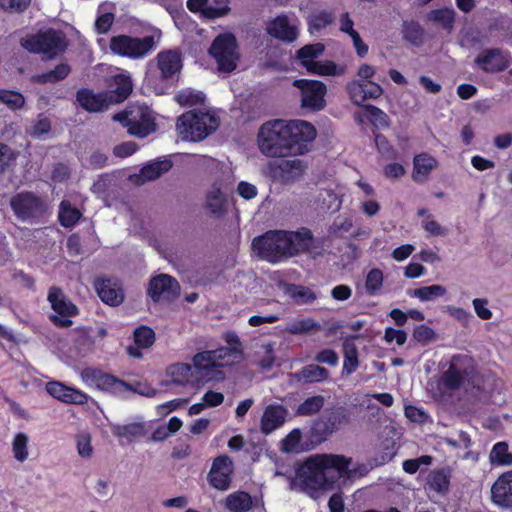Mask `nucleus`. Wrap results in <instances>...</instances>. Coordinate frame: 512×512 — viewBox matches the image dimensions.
Listing matches in <instances>:
<instances>
[{"label":"nucleus","mask_w":512,"mask_h":512,"mask_svg":"<svg viewBox=\"0 0 512 512\" xmlns=\"http://www.w3.org/2000/svg\"><path fill=\"white\" fill-rule=\"evenodd\" d=\"M81 217V213L76 208L71 207L68 201H62L59 209V220L62 226L72 227Z\"/></svg>","instance_id":"nucleus-48"},{"label":"nucleus","mask_w":512,"mask_h":512,"mask_svg":"<svg viewBox=\"0 0 512 512\" xmlns=\"http://www.w3.org/2000/svg\"><path fill=\"white\" fill-rule=\"evenodd\" d=\"M76 98L79 105L88 112H102L113 104L107 91L94 93L89 89H80Z\"/></svg>","instance_id":"nucleus-22"},{"label":"nucleus","mask_w":512,"mask_h":512,"mask_svg":"<svg viewBox=\"0 0 512 512\" xmlns=\"http://www.w3.org/2000/svg\"><path fill=\"white\" fill-rule=\"evenodd\" d=\"M255 356L261 368H271L275 361L274 344L271 342L261 344L256 350Z\"/></svg>","instance_id":"nucleus-47"},{"label":"nucleus","mask_w":512,"mask_h":512,"mask_svg":"<svg viewBox=\"0 0 512 512\" xmlns=\"http://www.w3.org/2000/svg\"><path fill=\"white\" fill-rule=\"evenodd\" d=\"M219 126V118L208 111L190 110L181 115L176 130L183 141H201Z\"/></svg>","instance_id":"nucleus-6"},{"label":"nucleus","mask_w":512,"mask_h":512,"mask_svg":"<svg viewBox=\"0 0 512 512\" xmlns=\"http://www.w3.org/2000/svg\"><path fill=\"white\" fill-rule=\"evenodd\" d=\"M187 8L191 12H201L207 18L221 17L229 10L228 0H188Z\"/></svg>","instance_id":"nucleus-24"},{"label":"nucleus","mask_w":512,"mask_h":512,"mask_svg":"<svg viewBox=\"0 0 512 512\" xmlns=\"http://www.w3.org/2000/svg\"><path fill=\"white\" fill-rule=\"evenodd\" d=\"M384 282L383 272L378 268L371 269L365 279V290L369 296H376L381 293Z\"/></svg>","instance_id":"nucleus-44"},{"label":"nucleus","mask_w":512,"mask_h":512,"mask_svg":"<svg viewBox=\"0 0 512 512\" xmlns=\"http://www.w3.org/2000/svg\"><path fill=\"white\" fill-rule=\"evenodd\" d=\"M475 65L486 73H498L506 70L512 63L508 51L500 48H486L474 59Z\"/></svg>","instance_id":"nucleus-17"},{"label":"nucleus","mask_w":512,"mask_h":512,"mask_svg":"<svg viewBox=\"0 0 512 512\" xmlns=\"http://www.w3.org/2000/svg\"><path fill=\"white\" fill-rule=\"evenodd\" d=\"M266 32L282 42L292 43L299 35V21L295 16L280 14L266 23Z\"/></svg>","instance_id":"nucleus-16"},{"label":"nucleus","mask_w":512,"mask_h":512,"mask_svg":"<svg viewBox=\"0 0 512 512\" xmlns=\"http://www.w3.org/2000/svg\"><path fill=\"white\" fill-rule=\"evenodd\" d=\"M14 216L30 225L43 221L48 211V203L41 195L32 191H21L10 198Z\"/></svg>","instance_id":"nucleus-7"},{"label":"nucleus","mask_w":512,"mask_h":512,"mask_svg":"<svg viewBox=\"0 0 512 512\" xmlns=\"http://www.w3.org/2000/svg\"><path fill=\"white\" fill-rule=\"evenodd\" d=\"M228 347L206 350L194 355V365L199 377L204 380L224 379L221 368L233 364L242 357L241 342L238 335L228 332L225 335Z\"/></svg>","instance_id":"nucleus-4"},{"label":"nucleus","mask_w":512,"mask_h":512,"mask_svg":"<svg viewBox=\"0 0 512 512\" xmlns=\"http://www.w3.org/2000/svg\"><path fill=\"white\" fill-rule=\"evenodd\" d=\"M236 39L231 34H221L213 41L209 53L215 59L218 69L231 72L236 68L238 60Z\"/></svg>","instance_id":"nucleus-12"},{"label":"nucleus","mask_w":512,"mask_h":512,"mask_svg":"<svg viewBox=\"0 0 512 512\" xmlns=\"http://www.w3.org/2000/svg\"><path fill=\"white\" fill-rule=\"evenodd\" d=\"M180 285L167 274H160L150 280L148 295L154 302L172 301L179 296Z\"/></svg>","instance_id":"nucleus-18"},{"label":"nucleus","mask_w":512,"mask_h":512,"mask_svg":"<svg viewBox=\"0 0 512 512\" xmlns=\"http://www.w3.org/2000/svg\"><path fill=\"white\" fill-rule=\"evenodd\" d=\"M445 312L461 323L463 326H468L470 320L473 318L472 314L464 308L448 305L445 308Z\"/></svg>","instance_id":"nucleus-62"},{"label":"nucleus","mask_w":512,"mask_h":512,"mask_svg":"<svg viewBox=\"0 0 512 512\" xmlns=\"http://www.w3.org/2000/svg\"><path fill=\"white\" fill-rule=\"evenodd\" d=\"M489 461L494 466H511L512 453L509 452L506 442H497L489 454Z\"/></svg>","instance_id":"nucleus-39"},{"label":"nucleus","mask_w":512,"mask_h":512,"mask_svg":"<svg viewBox=\"0 0 512 512\" xmlns=\"http://www.w3.org/2000/svg\"><path fill=\"white\" fill-rule=\"evenodd\" d=\"M46 390L52 397L65 403L84 404L88 400V396L85 393L67 387L60 382L47 383Z\"/></svg>","instance_id":"nucleus-25"},{"label":"nucleus","mask_w":512,"mask_h":512,"mask_svg":"<svg viewBox=\"0 0 512 512\" xmlns=\"http://www.w3.org/2000/svg\"><path fill=\"white\" fill-rule=\"evenodd\" d=\"M107 91L113 104L124 101L132 91V81L128 75L117 74L113 76V83Z\"/></svg>","instance_id":"nucleus-32"},{"label":"nucleus","mask_w":512,"mask_h":512,"mask_svg":"<svg viewBox=\"0 0 512 512\" xmlns=\"http://www.w3.org/2000/svg\"><path fill=\"white\" fill-rule=\"evenodd\" d=\"M333 22V14L330 11L322 10L313 13L309 17V28L311 30H320Z\"/></svg>","instance_id":"nucleus-56"},{"label":"nucleus","mask_w":512,"mask_h":512,"mask_svg":"<svg viewBox=\"0 0 512 512\" xmlns=\"http://www.w3.org/2000/svg\"><path fill=\"white\" fill-rule=\"evenodd\" d=\"M442 380L444 386L449 390L477 386L478 374L473 358L464 354L454 355Z\"/></svg>","instance_id":"nucleus-8"},{"label":"nucleus","mask_w":512,"mask_h":512,"mask_svg":"<svg viewBox=\"0 0 512 512\" xmlns=\"http://www.w3.org/2000/svg\"><path fill=\"white\" fill-rule=\"evenodd\" d=\"M417 216L421 217V227L425 230V232L429 236H446L448 233V229L441 226L434 218L432 214L428 212L427 209L421 208L417 211Z\"/></svg>","instance_id":"nucleus-38"},{"label":"nucleus","mask_w":512,"mask_h":512,"mask_svg":"<svg viewBox=\"0 0 512 512\" xmlns=\"http://www.w3.org/2000/svg\"><path fill=\"white\" fill-rule=\"evenodd\" d=\"M21 45L30 53L39 54L43 59H54L67 47L65 35L57 30L48 29L21 39Z\"/></svg>","instance_id":"nucleus-9"},{"label":"nucleus","mask_w":512,"mask_h":512,"mask_svg":"<svg viewBox=\"0 0 512 512\" xmlns=\"http://www.w3.org/2000/svg\"><path fill=\"white\" fill-rule=\"evenodd\" d=\"M427 18L451 31L455 21V11L450 8L436 9L429 12Z\"/></svg>","instance_id":"nucleus-42"},{"label":"nucleus","mask_w":512,"mask_h":512,"mask_svg":"<svg viewBox=\"0 0 512 512\" xmlns=\"http://www.w3.org/2000/svg\"><path fill=\"white\" fill-rule=\"evenodd\" d=\"M293 85L301 92L302 108L320 111L326 106V85L318 80L298 79Z\"/></svg>","instance_id":"nucleus-15"},{"label":"nucleus","mask_w":512,"mask_h":512,"mask_svg":"<svg viewBox=\"0 0 512 512\" xmlns=\"http://www.w3.org/2000/svg\"><path fill=\"white\" fill-rule=\"evenodd\" d=\"M288 409L281 404H269L264 408L260 419V431L264 435H269L281 428L288 417Z\"/></svg>","instance_id":"nucleus-20"},{"label":"nucleus","mask_w":512,"mask_h":512,"mask_svg":"<svg viewBox=\"0 0 512 512\" xmlns=\"http://www.w3.org/2000/svg\"><path fill=\"white\" fill-rule=\"evenodd\" d=\"M329 371L316 364L306 365L299 371L295 372L294 378L302 383H317L327 380Z\"/></svg>","instance_id":"nucleus-34"},{"label":"nucleus","mask_w":512,"mask_h":512,"mask_svg":"<svg viewBox=\"0 0 512 512\" xmlns=\"http://www.w3.org/2000/svg\"><path fill=\"white\" fill-rule=\"evenodd\" d=\"M169 374L172 381L176 384H200L210 382L199 377L196 372L194 363L192 365L186 363H177L169 367Z\"/></svg>","instance_id":"nucleus-27"},{"label":"nucleus","mask_w":512,"mask_h":512,"mask_svg":"<svg viewBox=\"0 0 512 512\" xmlns=\"http://www.w3.org/2000/svg\"><path fill=\"white\" fill-rule=\"evenodd\" d=\"M172 167V162L168 159L157 160L145 165L138 175H135L136 183L143 184L146 181H153L162 174L168 172Z\"/></svg>","instance_id":"nucleus-31"},{"label":"nucleus","mask_w":512,"mask_h":512,"mask_svg":"<svg viewBox=\"0 0 512 512\" xmlns=\"http://www.w3.org/2000/svg\"><path fill=\"white\" fill-rule=\"evenodd\" d=\"M302 432L299 428H294L280 442V450L284 453L298 454L304 450L301 443Z\"/></svg>","instance_id":"nucleus-40"},{"label":"nucleus","mask_w":512,"mask_h":512,"mask_svg":"<svg viewBox=\"0 0 512 512\" xmlns=\"http://www.w3.org/2000/svg\"><path fill=\"white\" fill-rule=\"evenodd\" d=\"M290 295L300 305L311 303L317 298L310 288L303 286H293L290 289Z\"/></svg>","instance_id":"nucleus-59"},{"label":"nucleus","mask_w":512,"mask_h":512,"mask_svg":"<svg viewBox=\"0 0 512 512\" xmlns=\"http://www.w3.org/2000/svg\"><path fill=\"white\" fill-rule=\"evenodd\" d=\"M227 203L226 193L222 190L219 182L212 184L206 194V208L214 215L220 216L224 213Z\"/></svg>","instance_id":"nucleus-30"},{"label":"nucleus","mask_w":512,"mask_h":512,"mask_svg":"<svg viewBox=\"0 0 512 512\" xmlns=\"http://www.w3.org/2000/svg\"><path fill=\"white\" fill-rule=\"evenodd\" d=\"M113 434L125 438L139 437L144 435V426L141 423L117 425L113 428Z\"/></svg>","instance_id":"nucleus-55"},{"label":"nucleus","mask_w":512,"mask_h":512,"mask_svg":"<svg viewBox=\"0 0 512 512\" xmlns=\"http://www.w3.org/2000/svg\"><path fill=\"white\" fill-rule=\"evenodd\" d=\"M252 505V497L244 491L229 494L225 500V506L231 512H247L252 508Z\"/></svg>","instance_id":"nucleus-37"},{"label":"nucleus","mask_w":512,"mask_h":512,"mask_svg":"<svg viewBox=\"0 0 512 512\" xmlns=\"http://www.w3.org/2000/svg\"><path fill=\"white\" fill-rule=\"evenodd\" d=\"M472 305L476 315L482 320H489L492 318V312L488 308V300L486 298H475L472 300Z\"/></svg>","instance_id":"nucleus-64"},{"label":"nucleus","mask_w":512,"mask_h":512,"mask_svg":"<svg viewBox=\"0 0 512 512\" xmlns=\"http://www.w3.org/2000/svg\"><path fill=\"white\" fill-rule=\"evenodd\" d=\"M113 120L120 122L127 128L129 134L144 138L156 130L152 111L147 107H136L113 116Z\"/></svg>","instance_id":"nucleus-11"},{"label":"nucleus","mask_w":512,"mask_h":512,"mask_svg":"<svg viewBox=\"0 0 512 512\" xmlns=\"http://www.w3.org/2000/svg\"><path fill=\"white\" fill-rule=\"evenodd\" d=\"M181 68L182 58L179 51L167 50L160 52L154 61L148 63L144 82L156 94H165Z\"/></svg>","instance_id":"nucleus-5"},{"label":"nucleus","mask_w":512,"mask_h":512,"mask_svg":"<svg viewBox=\"0 0 512 512\" xmlns=\"http://www.w3.org/2000/svg\"><path fill=\"white\" fill-rule=\"evenodd\" d=\"M433 458L429 455H423L415 459H407L403 461L402 468L408 474H415L421 466H429L432 464Z\"/></svg>","instance_id":"nucleus-60"},{"label":"nucleus","mask_w":512,"mask_h":512,"mask_svg":"<svg viewBox=\"0 0 512 512\" xmlns=\"http://www.w3.org/2000/svg\"><path fill=\"white\" fill-rule=\"evenodd\" d=\"M306 170L305 163L298 158L270 161L262 167V174L279 183H289L300 178Z\"/></svg>","instance_id":"nucleus-13"},{"label":"nucleus","mask_w":512,"mask_h":512,"mask_svg":"<svg viewBox=\"0 0 512 512\" xmlns=\"http://www.w3.org/2000/svg\"><path fill=\"white\" fill-rule=\"evenodd\" d=\"M346 89L349 94L350 100L355 105L360 106L365 101L368 100L364 81H360V80L351 81L347 84Z\"/></svg>","instance_id":"nucleus-51"},{"label":"nucleus","mask_w":512,"mask_h":512,"mask_svg":"<svg viewBox=\"0 0 512 512\" xmlns=\"http://www.w3.org/2000/svg\"><path fill=\"white\" fill-rule=\"evenodd\" d=\"M134 341L138 347L149 348L155 342V333L151 328L141 326L134 332Z\"/></svg>","instance_id":"nucleus-57"},{"label":"nucleus","mask_w":512,"mask_h":512,"mask_svg":"<svg viewBox=\"0 0 512 512\" xmlns=\"http://www.w3.org/2000/svg\"><path fill=\"white\" fill-rule=\"evenodd\" d=\"M0 103L10 110H18L24 106L25 98L20 92L0 89Z\"/></svg>","instance_id":"nucleus-50"},{"label":"nucleus","mask_w":512,"mask_h":512,"mask_svg":"<svg viewBox=\"0 0 512 512\" xmlns=\"http://www.w3.org/2000/svg\"><path fill=\"white\" fill-rule=\"evenodd\" d=\"M450 478V472L445 468L431 470L427 476L425 488L438 495H445L450 488Z\"/></svg>","instance_id":"nucleus-29"},{"label":"nucleus","mask_w":512,"mask_h":512,"mask_svg":"<svg viewBox=\"0 0 512 512\" xmlns=\"http://www.w3.org/2000/svg\"><path fill=\"white\" fill-rule=\"evenodd\" d=\"M316 136L315 127L307 121L276 119L261 125L257 145L263 155L271 158L302 155Z\"/></svg>","instance_id":"nucleus-1"},{"label":"nucleus","mask_w":512,"mask_h":512,"mask_svg":"<svg viewBox=\"0 0 512 512\" xmlns=\"http://www.w3.org/2000/svg\"><path fill=\"white\" fill-rule=\"evenodd\" d=\"M404 38L414 45H419L423 40V29L417 22H405L403 25Z\"/></svg>","instance_id":"nucleus-54"},{"label":"nucleus","mask_w":512,"mask_h":512,"mask_svg":"<svg viewBox=\"0 0 512 512\" xmlns=\"http://www.w3.org/2000/svg\"><path fill=\"white\" fill-rule=\"evenodd\" d=\"M233 462L227 455H221L214 459L208 473V482L215 489L225 491L230 487Z\"/></svg>","instance_id":"nucleus-19"},{"label":"nucleus","mask_w":512,"mask_h":512,"mask_svg":"<svg viewBox=\"0 0 512 512\" xmlns=\"http://www.w3.org/2000/svg\"><path fill=\"white\" fill-rule=\"evenodd\" d=\"M314 329L320 330L321 325L311 318L292 320L285 327V331L292 335L306 334Z\"/></svg>","instance_id":"nucleus-43"},{"label":"nucleus","mask_w":512,"mask_h":512,"mask_svg":"<svg viewBox=\"0 0 512 512\" xmlns=\"http://www.w3.org/2000/svg\"><path fill=\"white\" fill-rule=\"evenodd\" d=\"M325 47L321 43L308 44L297 51L296 58L307 71L317 62V58L322 55Z\"/></svg>","instance_id":"nucleus-36"},{"label":"nucleus","mask_w":512,"mask_h":512,"mask_svg":"<svg viewBox=\"0 0 512 512\" xmlns=\"http://www.w3.org/2000/svg\"><path fill=\"white\" fill-rule=\"evenodd\" d=\"M96 388L121 393L123 389H132V385L103 372Z\"/></svg>","instance_id":"nucleus-45"},{"label":"nucleus","mask_w":512,"mask_h":512,"mask_svg":"<svg viewBox=\"0 0 512 512\" xmlns=\"http://www.w3.org/2000/svg\"><path fill=\"white\" fill-rule=\"evenodd\" d=\"M70 71L71 68L68 64L61 63L57 65L53 70L37 75L35 80L39 83H55L65 79L69 75Z\"/></svg>","instance_id":"nucleus-46"},{"label":"nucleus","mask_w":512,"mask_h":512,"mask_svg":"<svg viewBox=\"0 0 512 512\" xmlns=\"http://www.w3.org/2000/svg\"><path fill=\"white\" fill-rule=\"evenodd\" d=\"M366 111L369 120L374 125H380L381 127L388 126V116L384 111L373 105L366 106Z\"/></svg>","instance_id":"nucleus-63"},{"label":"nucleus","mask_w":512,"mask_h":512,"mask_svg":"<svg viewBox=\"0 0 512 512\" xmlns=\"http://www.w3.org/2000/svg\"><path fill=\"white\" fill-rule=\"evenodd\" d=\"M115 15L113 12L104 11L103 7H99L98 16L95 21V29L99 34L107 33L114 23Z\"/></svg>","instance_id":"nucleus-58"},{"label":"nucleus","mask_w":512,"mask_h":512,"mask_svg":"<svg viewBox=\"0 0 512 512\" xmlns=\"http://www.w3.org/2000/svg\"><path fill=\"white\" fill-rule=\"evenodd\" d=\"M313 246V235L309 229L299 231H268L252 242L253 250L271 263L281 262L297 254L308 252Z\"/></svg>","instance_id":"nucleus-3"},{"label":"nucleus","mask_w":512,"mask_h":512,"mask_svg":"<svg viewBox=\"0 0 512 512\" xmlns=\"http://www.w3.org/2000/svg\"><path fill=\"white\" fill-rule=\"evenodd\" d=\"M493 502L512 509V470L503 473L491 488Z\"/></svg>","instance_id":"nucleus-23"},{"label":"nucleus","mask_w":512,"mask_h":512,"mask_svg":"<svg viewBox=\"0 0 512 512\" xmlns=\"http://www.w3.org/2000/svg\"><path fill=\"white\" fill-rule=\"evenodd\" d=\"M413 337L417 342L423 345H427L428 343L435 340L436 334L432 328H430L427 325L421 324L417 325L414 328Z\"/></svg>","instance_id":"nucleus-61"},{"label":"nucleus","mask_w":512,"mask_h":512,"mask_svg":"<svg viewBox=\"0 0 512 512\" xmlns=\"http://www.w3.org/2000/svg\"><path fill=\"white\" fill-rule=\"evenodd\" d=\"M157 42L153 35L142 38L117 35L110 39L112 53L130 59H142L155 50Z\"/></svg>","instance_id":"nucleus-10"},{"label":"nucleus","mask_w":512,"mask_h":512,"mask_svg":"<svg viewBox=\"0 0 512 512\" xmlns=\"http://www.w3.org/2000/svg\"><path fill=\"white\" fill-rule=\"evenodd\" d=\"M95 289L100 299L111 306H118L124 300V291L117 279L99 278L95 281Z\"/></svg>","instance_id":"nucleus-21"},{"label":"nucleus","mask_w":512,"mask_h":512,"mask_svg":"<svg viewBox=\"0 0 512 512\" xmlns=\"http://www.w3.org/2000/svg\"><path fill=\"white\" fill-rule=\"evenodd\" d=\"M349 468V460L335 454H316L307 458L297 469V480L302 490L317 499L334 489Z\"/></svg>","instance_id":"nucleus-2"},{"label":"nucleus","mask_w":512,"mask_h":512,"mask_svg":"<svg viewBox=\"0 0 512 512\" xmlns=\"http://www.w3.org/2000/svg\"><path fill=\"white\" fill-rule=\"evenodd\" d=\"M356 338L357 336L346 338L343 342L344 360L342 374L344 375H351L359 366L358 349L354 343Z\"/></svg>","instance_id":"nucleus-33"},{"label":"nucleus","mask_w":512,"mask_h":512,"mask_svg":"<svg viewBox=\"0 0 512 512\" xmlns=\"http://www.w3.org/2000/svg\"><path fill=\"white\" fill-rule=\"evenodd\" d=\"M204 100L205 95L202 92L189 88L182 89L175 95V101L183 107L201 104Z\"/></svg>","instance_id":"nucleus-49"},{"label":"nucleus","mask_w":512,"mask_h":512,"mask_svg":"<svg viewBox=\"0 0 512 512\" xmlns=\"http://www.w3.org/2000/svg\"><path fill=\"white\" fill-rule=\"evenodd\" d=\"M28 436L24 433L15 435L12 442V451L14 458L19 462H24L28 458Z\"/></svg>","instance_id":"nucleus-53"},{"label":"nucleus","mask_w":512,"mask_h":512,"mask_svg":"<svg viewBox=\"0 0 512 512\" xmlns=\"http://www.w3.org/2000/svg\"><path fill=\"white\" fill-rule=\"evenodd\" d=\"M325 404V398L322 395L308 397L300 403L295 411L297 416H312L317 414Z\"/></svg>","instance_id":"nucleus-41"},{"label":"nucleus","mask_w":512,"mask_h":512,"mask_svg":"<svg viewBox=\"0 0 512 512\" xmlns=\"http://www.w3.org/2000/svg\"><path fill=\"white\" fill-rule=\"evenodd\" d=\"M47 299L55 313L51 315L52 322L58 327H70L72 325L70 318L78 314L77 307L58 287H51L49 289Z\"/></svg>","instance_id":"nucleus-14"},{"label":"nucleus","mask_w":512,"mask_h":512,"mask_svg":"<svg viewBox=\"0 0 512 512\" xmlns=\"http://www.w3.org/2000/svg\"><path fill=\"white\" fill-rule=\"evenodd\" d=\"M447 294V289L440 284H433L430 286H423L408 291V295L417 298L421 302L435 301L444 297Z\"/></svg>","instance_id":"nucleus-35"},{"label":"nucleus","mask_w":512,"mask_h":512,"mask_svg":"<svg viewBox=\"0 0 512 512\" xmlns=\"http://www.w3.org/2000/svg\"><path fill=\"white\" fill-rule=\"evenodd\" d=\"M351 422L348 412L340 407L331 413L327 422L317 420L313 423L312 429L319 434L329 435L336 431L341 425H348Z\"/></svg>","instance_id":"nucleus-26"},{"label":"nucleus","mask_w":512,"mask_h":512,"mask_svg":"<svg viewBox=\"0 0 512 512\" xmlns=\"http://www.w3.org/2000/svg\"><path fill=\"white\" fill-rule=\"evenodd\" d=\"M308 72L320 76H338L343 73V69L338 67L333 61H317Z\"/></svg>","instance_id":"nucleus-52"},{"label":"nucleus","mask_w":512,"mask_h":512,"mask_svg":"<svg viewBox=\"0 0 512 512\" xmlns=\"http://www.w3.org/2000/svg\"><path fill=\"white\" fill-rule=\"evenodd\" d=\"M437 165L438 161L430 154L421 153L416 155L413 159V180L417 183H425Z\"/></svg>","instance_id":"nucleus-28"}]
</instances>
